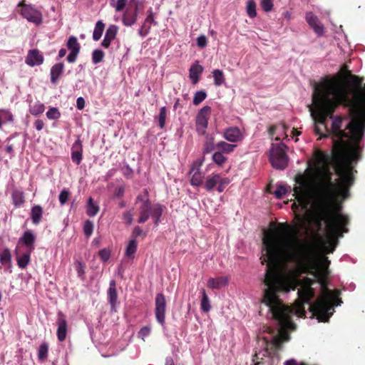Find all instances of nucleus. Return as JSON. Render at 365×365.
I'll return each instance as SVG.
<instances>
[{"instance_id": "3c124183", "label": "nucleus", "mask_w": 365, "mask_h": 365, "mask_svg": "<svg viewBox=\"0 0 365 365\" xmlns=\"http://www.w3.org/2000/svg\"><path fill=\"white\" fill-rule=\"evenodd\" d=\"M287 190L284 185H278L274 191V195L277 199H282L283 196L287 193Z\"/></svg>"}, {"instance_id": "9d476101", "label": "nucleus", "mask_w": 365, "mask_h": 365, "mask_svg": "<svg viewBox=\"0 0 365 365\" xmlns=\"http://www.w3.org/2000/svg\"><path fill=\"white\" fill-rule=\"evenodd\" d=\"M202 163L195 161L189 171L191 175L190 184L192 186L199 187L203 185L204 174L201 171Z\"/></svg>"}, {"instance_id": "680f3d73", "label": "nucleus", "mask_w": 365, "mask_h": 365, "mask_svg": "<svg viewBox=\"0 0 365 365\" xmlns=\"http://www.w3.org/2000/svg\"><path fill=\"white\" fill-rule=\"evenodd\" d=\"M124 193H125V187L123 186L117 187L114 191V195L115 197H123Z\"/></svg>"}, {"instance_id": "6e6552de", "label": "nucleus", "mask_w": 365, "mask_h": 365, "mask_svg": "<svg viewBox=\"0 0 365 365\" xmlns=\"http://www.w3.org/2000/svg\"><path fill=\"white\" fill-rule=\"evenodd\" d=\"M210 114L211 108L210 106H204L198 112L196 117V130L200 135L206 134Z\"/></svg>"}, {"instance_id": "a878e982", "label": "nucleus", "mask_w": 365, "mask_h": 365, "mask_svg": "<svg viewBox=\"0 0 365 365\" xmlns=\"http://www.w3.org/2000/svg\"><path fill=\"white\" fill-rule=\"evenodd\" d=\"M0 262L3 265H8V269L11 272V254L9 248L4 249L0 254Z\"/></svg>"}, {"instance_id": "39448f33", "label": "nucleus", "mask_w": 365, "mask_h": 365, "mask_svg": "<svg viewBox=\"0 0 365 365\" xmlns=\"http://www.w3.org/2000/svg\"><path fill=\"white\" fill-rule=\"evenodd\" d=\"M287 146L284 143L273 144L269 155V161L277 170H284L288 166L289 157L286 153Z\"/></svg>"}, {"instance_id": "ddd939ff", "label": "nucleus", "mask_w": 365, "mask_h": 365, "mask_svg": "<svg viewBox=\"0 0 365 365\" xmlns=\"http://www.w3.org/2000/svg\"><path fill=\"white\" fill-rule=\"evenodd\" d=\"M25 62L29 66H36L43 62V56L37 49L30 50L26 57Z\"/></svg>"}, {"instance_id": "412c9836", "label": "nucleus", "mask_w": 365, "mask_h": 365, "mask_svg": "<svg viewBox=\"0 0 365 365\" xmlns=\"http://www.w3.org/2000/svg\"><path fill=\"white\" fill-rule=\"evenodd\" d=\"M35 235L31 230L25 231L20 238V242L28 247L30 250V252L34 249V245L35 243Z\"/></svg>"}, {"instance_id": "6ab92c4d", "label": "nucleus", "mask_w": 365, "mask_h": 365, "mask_svg": "<svg viewBox=\"0 0 365 365\" xmlns=\"http://www.w3.org/2000/svg\"><path fill=\"white\" fill-rule=\"evenodd\" d=\"M108 297L110 305H111V311H115V307L118 304V294L116 290V284L114 280L110 281V287L108 290Z\"/></svg>"}, {"instance_id": "e433bc0d", "label": "nucleus", "mask_w": 365, "mask_h": 365, "mask_svg": "<svg viewBox=\"0 0 365 365\" xmlns=\"http://www.w3.org/2000/svg\"><path fill=\"white\" fill-rule=\"evenodd\" d=\"M246 9L247 14L250 18L256 17L257 13L256 12V2L255 0H249L247 3Z\"/></svg>"}, {"instance_id": "4d7b16f0", "label": "nucleus", "mask_w": 365, "mask_h": 365, "mask_svg": "<svg viewBox=\"0 0 365 365\" xmlns=\"http://www.w3.org/2000/svg\"><path fill=\"white\" fill-rule=\"evenodd\" d=\"M127 3V0H118L115 4V9L116 11L120 12L123 10Z\"/></svg>"}, {"instance_id": "37998d69", "label": "nucleus", "mask_w": 365, "mask_h": 365, "mask_svg": "<svg viewBox=\"0 0 365 365\" xmlns=\"http://www.w3.org/2000/svg\"><path fill=\"white\" fill-rule=\"evenodd\" d=\"M227 159L221 152H215L212 155L213 162L220 166H222Z\"/></svg>"}, {"instance_id": "f03ea898", "label": "nucleus", "mask_w": 365, "mask_h": 365, "mask_svg": "<svg viewBox=\"0 0 365 365\" xmlns=\"http://www.w3.org/2000/svg\"><path fill=\"white\" fill-rule=\"evenodd\" d=\"M262 243L266 253L262 264L267 262L265 277L269 274L279 276L285 283V292H289L291 285L281 272V266L292 262L302 273H311L322 287V297L309 306L313 316L319 322H327L334 311L333 306L342 303L339 298V289L331 291L327 285L329 268L319 266L314 248L309 245L302 244L298 237V229L287 222L278 223L274 230L267 231L263 237Z\"/></svg>"}, {"instance_id": "9b49d317", "label": "nucleus", "mask_w": 365, "mask_h": 365, "mask_svg": "<svg viewBox=\"0 0 365 365\" xmlns=\"http://www.w3.org/2000/svg\"><path fill=\"white\" fill-rule=\"evenodd\" d=\"M57 330L56 336L59 341H63L68 333V322L66 316L61 312L58 314V319L56 320Z\"/></svg>"}, {"instance_id": "4be33fe9", "label": "nucleus", "mask_w": 365, "mask_h": 365, "mask_svg": "<svg viewBox=\"0 0 365 365\" xmlns=\"http://www.w3.org/2000/svg\"><path fill=\"white\" fill-rule=\"evenodd\" d=\"M227 278L220 277L218 278H210L207 282V286L211 289H220L227 284Z\"/></svg>"}, {"instance_id": "b1692460", "label": "nucleus", "mask_w": 365, "mask_h": 365, "mask_svg": "<svg viewBox=\"0 0 365 365\" xmlns=\"http://www.w3.org/2000/svg\"><path fill=\"white\" fill-rule=\"evenodd\" d=\"M11 199L16 207H21L25 202L24 192L19 189L14 190L11 192Z\"/></svg>"}, {"instance_id": "a211bd4d", "label": "nucleus", "mask_w": 365, "mask_h": 365, "mask_svg": "<svg viewBox=\"0 0 365 365\" xmlns=\"http://www.w3.org/2000/svg\"><path fill=\"white\" fill-rule=\"evenodd\" d=\"M138 14V6H135L132 10L127 9L122 19L123 24L127 26L133 25L137 21Z\"/></svg>"}, {"instance_id": "bb28decb", "label": "nucleus", "mask_w": 365, "mask_h": 365, "mask_svg": "<svg viewBox=\"0 0 365 365\" xmlns=\"http://www.w3.org/2000/svg\"><path fill=\"white\" fill-rule=\"evenodd\" d=\"M215 148H216V145L215 146L214 145V137L206 133L202 153L204 154L210 153L215 149Z\"/></svg>"}, {"instance_id": "4468645a", "label": "nucleus", "mask_w": 365, "mask_h": 365, "mask_svg": "<svg viewBox=\"0 0 365 365\" xmlns=\"http://www.w3.org/2000/svg\"><path fill=\"white\" fill-rule=\"evenodd\" d=\"M71 158L76 165H78L81 164L83 158V145L79 138L74 141L72 146Z\"/></svg>"}, {"instance_id": "2eb2a0df", "label": "nucleus", "mask_w": 365, "mask_h": 365, "mask_svg": "<svg viewBox=\"0 0 365 365\" xmlns=\"http://www.w3.org/2000/svg\"><path fill=\"white\" fill-rule=\"evenodd\" d=\"M203 66H201L198 61L190 66L189 69V78L193 84L200 81V76L203 73Z\"/></svg>"}, {"instance_id": "49530a36", "label": "nucleus", "mask_w": 365, "mask_h": 365, "mask_svg": "<svg viewBox=\"0 0 365 365\" xmlns=\"http://www.w3.org/2000/svg\"><path fill=\"white\" fill-rule=\"evenodd\" d=\"M133 209L128 210L123 213V220L127 225H130L133 222Z\"/></svg>"}, {"instance_id": "de8ad7c7", "label": "nucleus", "mask_w": 365, "mask_h": 365, "mask_svg": "<svg viewBox=\"0 0 365 365\" xmlns=\"http://www.w3.org/2000/svg\"><path fill=\"white\" fill-rule=\"evenodd\" d=\"M0 118L1 122L13 121L14 116L12 113L8 110H0Z\"/></svg>"}, {"instance_id": "473e14b6", "label": "nucleus", "mask_w": 365, "mask_h": 365, "mask_svg": "<svg viewBox=\"0 0 365 365\" xmlns=\"http://www.w3.org/2000/svg\"><path fill=\"white\" fill-rule=\"evenodd\" d=\"M31 261V252H25L21 257L17 258L19 267L24 269L27 267Z\"/></svg>"}, {"instance_id": "423d86ee", "label": "nucleus", "mask_w": 365, "mask_h": 365, "mask_svg": "<svg viewBox=\"0 0 365 365\" xmlns=\"http://www.w3.org/2000/svg\"><path fill=\"white\" fill-rule=\"evenodd\" d=\"M230 183V178L227 177L223 178L219 173H213L206 178L203 183V187L207 191L210 192L217 187V191L222 192Z\"/></svg>"}, {"instance_id": "f8f14e48", "label": "nucleus", "mask_w": 365, "mask_h": 365, "mask_svg": "<svg viewBox=\"0 0 365 365\" xmlns=\"http://www.w3.org/2000/svg\"><path fill=\"white\" fill-rule=\"evenodd\" d=\"M306 20L310 26L313 29V31L318 35L322 36L324 33V27L320 22L319 19L314 16L312 12L306 14Z\"/></svg>"}, {"instance_id": "0e129e2a", "label": "nucleus", "mask_w": 365, "mask_h": 365, "mask_svg": "<svg viewBox=\"0 0 365 365\" xmlns=\"http://www.w3.org/2000/svg\"><path fill=\"white\" fill-rule=\"evenodd\" d=\"M319 265L329 268V266L330 265V261L329 258L327 257H323L322 258V262Z\"/></svg>"}, {"instance_id": "5fc2aeb1", "label": "nucleus", "mask_w": 365, "mask_h": 365, "mask_svg": "<svg viewBox=\"0 0 365 365\" xmlns=\"http://www.w3.org/2000/svg\"><path fill=\"white\" fill-rule=\"evenodd\" d=\"M197 44L201 48H205L207 44V40L205 36L201 35L197 38Z\"/></svg>"}, {"instance_id": "09e8293b", "label": "nucleus", "mask_w": 365, "mask_h": 365, "mask_svg": "<svg viewBox=\"0 0 365 365\" xmlns=\"http://www.w3.org/2000/svg\"><path fill=\"white\" fill-rule=\"evenodd\" d=\"M93 232V223L91 221L87 220L83 226V232L86 237H90Z\"/></svg>"}, {"instance_id": "dca6fc26", "label": "nucleus", "mask_w": 365, "mask_h": 365, "mask_svg": "<svg viewBox=\"0 0 365 365\" xmlns=\"http://www.w3.org/2000/svg\"><path fill=\"white\" fill-rule=\"evenodd\" d=\"M223 137L232 143H237L242 139V134L237 127H231L226 129L223 133Z\"/></svg>"}, {"instance_id": "bf43d9fd", "label": "nucleus", "mask_w": 365, "mask_h": 365, "mask_svg": "<svg viewBox=\"0 0 365 365\" xmlns=\"http://www.w3.org/2000/svg\"><path fill=\"white\" fill-rule=\"evenodd\" d=\"M80 51H70V53L67 56V60L69 63L75 62Z\"/></svg>"}, {"instance_id": "0eeeda50", "label": "nucleus", "mask_w": 365, "mask_h": 365, "mask_svg": "<svg viewBox=\"0 0 365 365\" xmlns=\"http://www.w3.org/2000/svg\"><path fill=\"white\" fill-rule=\"evenodd\" d=\"M19 7H21V15L29 21L39 24L42 21L41 14L36 9L30 4H26L24 0L19 3Z\"/></svg>"}, {"instance_id": "72a5a7b5", "label": "nucleus", "mask_w": 365, "mask_h": 365, "mask_svg": "<svg viewBox=\"0 0 365 365\" xmlns=\"http://www.w3.org/2000/svg\"><path fill=\"white\" fill-rule=\"evenodd\" d=\"M236 147H237V145L227 143H225V141H220L216 145V148L217 149H219L220 151L225 153H232Z\"/></svg>"}, {"instance_id": "338daca9", "label": "nucleus", "mask_w": 365, "mask_h": 365, "mask_svg": "<svg viewBox=\"0 0 365 365\" xmlns=\"http://www.w3.org/2000/svg\"><path fill=\"white\" fill-rule=\"evenodd\" d=\"M5 150L7 153L10 155H13L14 153V145H7L6 146Z\"/></svg>"}, {"instance_id": "5701e85b", "label": "nucleus", "mask_w": 365, "mask_h": 365, "mask_svg": "<svg viewBox=\"0 0 365 365\" xmlns=\"http://www.w3.org/2000/svg\"><path fill=\"white\" fill-rule=\"evenodd\" d=\"M64 66L63 63H54L51 69V81L53 84H56V82L63 73Z\"/></svg>"}, {"instance_id": "7ed1b4c3", "label": "nucleus", "mask_w": 365, "mask_h": 365, "mask_svg": "<svg viewBox=\"0 0 365 365\" xmlns=\"http://www.w3.org/2000/svg\"><path fill=\"white\" fill-rule=\"evenodd\" d=\"M263 282L267 287L263 291L262 303L269 308L272 317L278 323L279 334L273 339L272 343L276 349H280L282 343L290 339L289 329L294 330L296 328L292 319L294 311L299 317H306L304 304H309L314 297V290L312 287L314 281L309 277L301 280L302 289L298 290L299 299L294 303V308L285 305L279 298V292H285L284 289H287L282 278L276 274H271L268 277L264 276Z\"/></svg>"}, {"instance_id": "13d9d810", "label": "nucleus", "mask_w": 365, "mask_h": 365, "mask_svg": "<svg viewBox=\"0 0 365 365\" xmlns=\"http://www.w3.org/2000/svg\"><path fill=\"white\" fill-rule=\"evenodd\" d=\"M150 333V328L145 326L140 329L139 331V336L142 337L143 339H145V337L148 336Z\"/></svg>"}, {"instance_id": "052dcab7", "label": "nucleus", "mask_w": 365, "mask_h": 365, "mask_svg": "<svg viewBox=\"0 0 365 365\" xmlns=\"http://www.w3.org/2000/svg\"><path fill=\"white\" fill-rule=\"evenodd\" d=\"M85 107V100L83 97H78L76 99V108L78 110H82Z\"/></svg>"}, {"instance_id": "4c0bfd02", "label": "nucleus", "mask_w": 365, "mask_h": 365, "mask_svg": "<svg viewBox=\"0 0 365 365\" xmlns=\"http://www.w3.org/2000/svg\"><path fill=\"white\" fill-rule=\"evenodd\" d=\"M214 83L216 86L220 85L225 81V76L223 72L219 69L215 70L213 72Z\"/></svg>"}, {"instance_id": "774afa93", "label": "nucleus", "mask_w": 365, "mask_h": 365, "mask_svg": "<svg viewBox=\"0 0 365 365\" xmlns=\"http://www.w3.org/2000/svg\"><path fill=\"white\" fill-rule=\"evenodd\" d=\"M276 129H277L276 125H272V126L269 128V130H268L269 134L271 136H274V134L276 133Z\"/></svg>"}, {"instance_id": "864d4df0", "label": "nucleus", "mask_w": 365, "mask_h": 365, "mask_svg": "<svg viewBox=\"0 0 365 365\" xmlns=\"http://www.w3.org/2000/svg\"><path fill=\"white\" fill-rule=\"evenodd\" d=\"M98 256L103 261H108L110 257V252L106 249H102L98 252Z\"/></svg>"}, {"instance_id": "e2e57ef3", "label": "nucleus", "mask_w": 365, "mask_h": 365, "mask_svg": "<svg viewBox=\"0 0 365 365\" xmlns=\"http://www.w3.org/2000/svg\"><path fill=\"white\" fill-rule=\"evenodd\" d=\"M35 128L38 131H40L44 127L43 120L41 119H37L34 123Z\"/></svg>"}, {"instance_id": "aec40b11", "label": "nucleus", "mask_w": 365, "mask_h": 365, "mask_svg": "<svg viewBox=\"0 0 365 365\" xmlns=\"http://www.w3.org/2000/svg\"><path fill=\"white\" fill-rule=\"evenodd\" d=\"M152 24H155L154 17H153V13L152 11V9L150 8L149 11H148V15L147 17L140 27V29L139 30V34L141 36H146L148 34L150 28V25Z\"/></svg>"}, {"instance_id": "69168bd1", "label": "nucleus", "mask_w": 365, "mask_h": 365, "mask_svg": "<svg viewBox=\"0 0 365 365\" xmlns=\"http://www.w3.org/2000/svg\"><path fill=\"white\" fill-rule=\"evenodd\" d=\"M284 365H307L306 363L302 362L298 364L294 359H290L284 363Z\"/></svg>"}, {"instance_id": "20e7f679", "label": "nucleus", "mask_w": 365, "mask_h": 365, "mask_svg": "<svg viewBox=\"0 0 365 365\" xmlns=\"http://www.w3.org/2000/svg\"><path fill=\"white\" fill-rule=\"evenodd\" d=\"M138 202H142V204L138 209L139 217L137 222L139 224H143L148 221L149 217H151L154 225L158 226L160 222V217L165 210V206L159 203L152 204L148 198L143 200L141 195L136 197L135 203Z\"/></svg>"}, {"instance_id": "8fccbe9b", "label": "nucleus", "mask_w": 365, "mask_h": 365, "mask_svg": "<svg viewBox=\"0 0 365 365\" xmlns=\"http://www.w3.org/2000/svg\"><path fill=\"white\" fill-rule=\"evenodd\" d=\"M69 195L70 192L68 190L64 189L61 191L58 195V200L61 205H65L68 202Z\"/></svg>"}, {"instance_id": "79ce46f5", "label": "nucleus", "mask_w": 365, "mask_h": 365, "mask_svg": "<svg viewBox=\"0 0 365 365\" xmlns=\"http://www.w3.org/2000/svg\"><path fill=\"white\" fill-rule=\"evenodd\" d=\"M207 97V93L204 91H200L195 93L193 97V105H199Z\"/></svg>"}, {"instance_id": "a19ab883", "label": "nucleus", "mask_w": 365, "mask_h": 365, "mask_svg": "<svg viewBox=\"0 0 365 365\" xmlns=\"http://www.w3.org/2000/svg\"><path fill=\"white\" fill-rule=\"evenodd\" d=\"M74 265L78 277L81 279H83L85 274L86 264L82 262L78 261L75 263Z\"/></svg>"}, {"instance_id": "c85d7f7f", "label": "nucleus", "mask_w": 365, "mask_h": 365, "mask_svg": "<svg viewBox=\"0 0 365 365\" xmlns=\"http://www.w3.org/2000/svg\"><path fill=\"white\" fill-rule=\"evenodd\" d=\"M105 29V24L102 21H98L96 24L93 32V39L94 41L99 40L102 34L103 33V31Z\"/></svg>"}, {"instance_id": "7c9ffc66", "label": "nucleus", "mask_w": 365, "mask_h": 365, "mask_svg": "<svg viewBox=\"0 0 365 365\" xmlns=\"http://www.w3.org/2000/svg\"><path fill=\"white\" fill-rule=\"evenodd\" d=\"M45 110L44 104L40 101H37L29 106V113L34 115L41 114Z\"/></svg>"}, {"instance_id": "1a4fd4ad", "label": "nucleus", "mask_w": 365, "mask_h": 365, "mask_svg": "<svg viewBox=\"0 0 365 365\" xmlns=\"http://www.w3.org/2000/svg\"><path fill=\"white\" fill-rule=\"evenodd\" d=\"M155 315L157 322L163 325L166 316V298L163 294H158L155 299Z\"/></svg>"}, {"instance_id": "c03bdc74", "label": "nucleus", "mask_w": 365, "mask_h": 365, "mask_svg": "<svg viewBox=\"0 0 365 365\" xmlns=\"http://www.w3.org/2000/svg\"><path fill=\"white\" fill-rule=\"evenodd\" d=\"M165 123H166V107H163L160 108L158 115V125L161 129H163Z\"/></svg>"}, {"instance_id": "58836bf2", "label": "nucleus", "mask_w": 365, "mask_h": 365, "mask_svg": "<svg viewBox=\"0 0 365 365\" xmlns=\"http://www.w3.org/2000/svg\"><path fill=\"white\" fill-rule=\"evenodd\" d=\"M140 236L146 237V232L143 231V230L140 226L134 227L131 232V240H136V239L140 237Z\"/></svg>"}, {"instance_id": "c9c22d12", "label": "nucleus", "mask_w": 365, "mask_h": 365, "mask_svg": "<svg viewBox=\"0 0 365 365\" xmlns=\"http://www.w3.org/2000/svg\"><path fill=\"white\" fill-rule=\"evenodd\" d=\"M48 345L47 343H42L38 349V359L44 361L48 356Z\"/></svg>"}, {"instance_id": "cd10ccee", "label": "nucleus", "mask_w": 365, "mask_h": 365, "mask_svg": "<svg viewBox=\"0 0 365 365\" xmlns=\"http://www.w3.org/2000/svg\"><path fill=\"white\" fill-rule=\"evenodd\" d=\"M137 247V241L135 240H130L125 249V256L129 259H133L135 257V253L136 252Z\"/></svg>"}, {"instance_id": "2f4dec72", "label": "nucleus", "mask_w": 365, "mask_h": 365, "mask_svg": "<svg viewBox=\"0 0 365 365\" xmlns=\"http://www.w3.org/2000/svg\"><path fill=\"white\" fill-rule=\"evenodd\" d=\"M67 48L70 51H80L81 46L78 43L77 38L71 36L68 38L67 41Z\"/></svg>"}, {"instance_id": "a18cd8bd", "label": "nucleus", "mask_w": 365, "mask_h": 365, "mask_svg": "<svg viewBox=\"0 0 365 365\" xmlns=\"http://www.w3.org/2000/svg\"><path fill=\"white\" fill-rule=\"evenodd\" d=\"M260 6L265 12H270L274 7L273 0H261Z\"/></svg>"}, {"instance_id": "603ef678", "label": "nucleus", "mask_w": 365, "mask_h": 365, "mask_svg": "<svg viewBox=\"0 0 365 365\" xmlns=\"http://www.w3.org/2000/svg\"><path fill=\"white\" fill-rule=\"evenodd\" d=\"M61 114L56 108H51L46 112V116L49 119L56 120Z\"/></svg>"}, {"instance_id": "f3484780", "label": "nucleus", "mask_w": 365, "mask_h": 365, "mask_svg": "<svg viewBox=\"0 0 365 365\" xmlns=\"http://www.w3.org/2000/svg\"><path fill=\"white\" fill-rule=\"evenodd\" d=\"M118 31V26L115 24H111L108 26L104 38L101 42V45L103 48H110V43H112L113 40L115 38Z\"/></svg>"}, {"instance_id": "c756f323", "label": "nucleus", "mask_w": 365, "mask_h": 365, "mask_svg": "<svg viewBox=\"0 0 365 365\" xmlns=\"http://www.w3.org/2000/svg\"><path fill=\"white\" fill-rule=\"evenodd\" d=\"M211 309L210 299L206 294L205 289H201V310L205 313H207Z\"/></svg>"}, {"instance_id": "f257e3e1", "label": "nucleus", "mask_w": 365, "mask_h": 365, "mask_svg": "<svg viewBox=\"0 0 365 365\" xmlns=\"http://www.w3.org/2000/svg\"><path fill=\"white\" fill-rule=\"evenodd\" d=\"M351 89L336 76L315 83L312 96L314 131L319 138L332 139V158L340 182L335 183L329 170L321 172L313 185L305 175L295 177L294 195L303 209L314 203V222L319 230L326 225L328 240L323 242L326 253L334 251L337 237L349 232V216L341 212L339 202L349 197L354 184L353 162L361 158L359 143L365 132V83L363 78L346 70Z\"/></svg>"}, {"instance_id": "393cba45", "label": "nucleus", "mask_w": 365, "mask_h": 365, "mask_svg": "<svg viewBox=\"0 0 365 365\" xmlns=\"http://www.w3.org/2000/svg\"><path fill=\"white\" fill-rule=\"evenodd\" d=\"M43 209L40 205H35L32 207L31 210V218L32 222L38 225L42 219Z\"/></svg>"}, {"instance_id": "ea45409f", "label": "nucleus", "mask_w": 365, "mask_h": 365, "mask_svg": "<svg viewBox=\"0 0 365 365\" xmlns=\"http://www.w3.org/2000/svg\"><path fill=\"white\" fill-rule=\"evenodd\" d=\"M105 56V53L99 49L94 50L93 54H91V58H93V63H98L103 61Z\"/></svg>"}, {"instance_id": "6e6d98bb", "label": "nucleus", "mask_w": 365, "mask_h": 365, "mask_svg": "<svg viewBox=\"0 0 365 365\" xmlns=\"http://www.w3.org/2000/svg\"><path fill=\"white\" fill-rule=\"evenodd\" d=\"M316 158L319 162H321L322 163H324V162H327L328 160V155H326L322 151H317L315 154Z\"/></svg>"}, {"instance_id": "f704fd0d", "label": "nucleus", "mask_w": 365, "mask_h": 365, "mask_svg": "<svg viewBox=\"0 0 365 365\" xmlns=\"http://www.w3.org/2000/svg\"><path fill=\"white\" fill-rule=\"evenodd\" d=\"M99 211V206L93 202V200L91 197L89 198L87 205V214L89 216L96 215Z\"/></svg>"}]
</instances>
